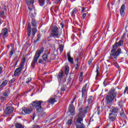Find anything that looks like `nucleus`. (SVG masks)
<instances>
[{"instance_id":"1","label":"nucleus","mask_w":128,"mask_h":128,"mask_svg":"<svg viewBox=\"0 0 128 128\" xmlns=\"http://www.w3.org/2000/svg\"><path fill=\"white\" fill-rule=\"evenodd\" d=\"M124 46V40H120L118 42H116L112 46V50H111L112 54H110V60H116L118 56L122 54V48H118Z\"/></svg>"},{"instance_id":"2","label":"nucleus","mask_w":128,"mask_h":128,"mask_svg":"<svg viewBox=\"0 0 128 128\" xmlns=\"http://www.w3.org/2000/svg\"><path fill=\"white\" fill-rule=\"evenodd\" d=\"M88 106H86L85 108H80L78 110L79 112L78 113L76 119V121L75 122L76 126V128H84V124L82 123L81 122L84 120V118L86 116V114L88 112Z\"/></svg>"},{"instance_id":"3","label":"nucleus","mask_w":128,"mask_h":128,"mask_svg":"<svg viewBox=\"0 0 128 128\" xmlns=\"http://www.w3.org/2000/svg\"><path fill=\"white\" fill-rule=\"evenodd\" d=\"M116 94L114 88L110 89L108 92V94L106 98V102L107 104H110L114 102V100L116 98Z\"/></svg>"},{"instance_id":"4","label":"nucleus","mask_w":128,"mask_h":128,"mask_svg":"<svg viewBox=\"0 0 128 128\" xmlns=\"http://www.w3.org/2000/svg\"><path fill=\"white\" fill-rule=\"evenodd\" d=\"M44 47L41 48L38 50L34 56V57L33 58L31 66L32 68H34V66H36V64H38V60L40 58V54L44 52Z\"/></svg>"},{"instance_id":"5","label":"nucleus","mask_w":128,"mask_h":128,"mask_svg":"<svg viewBox=\"0 0 128 128\" xmlns=\"http://www.w3.org/2000/svg\"><path fill=\"white\" fill-rule=\"evenodd\" d=\"M51 32L50 38H54L56 36L58 38L60 36V34L58 33V26H52L51 28Z\"/></svg>"},{"instance_id":"6","label":"nucleus","mask_w":128,"mask_h":128,"mask_svg":"<svg viewBox=\"0 0 128 128\" xmlns=\"http://www.w3.org/2000/svg\"><path fill=\"white\" fill-rule=\"evenodd\" d=\"M8 28H5L2 30L1 33H0V40H3L4 42H6V38H8Z\"/></svg>"},{"instance_id":"7","label":"nucleus","mask_w":128,"mask_h":128,"mask_svg":"<svg viewBox=\"0 0 128 128\" xmlns=\"http://www.w3.org/2000/svg\"><path fill=\"white\" fill-rule=\"evenodd\" d=\"M42 101H38L35 100L34 102H32V104L34 108L37 110V112H41L42 108Z\"/></svg>"},{"instance_id":"8","label":"nucleus","mask_w":128,"mask_h":128,"mask_svg":"<svg viewBox=\"0 0 128 128\" xmlns=\"http://www.w3.org/2000/svg\"><path fill=\"white\" fill-rule=\"evenodd\" d=\"M26 2L28 6V8L30 10L29 12L30 14H34L32 13V12L34 10V0H26Z\"/></svg>"},{"instance_id":"9","label":"nucleus","mask_w":128,"mask_h":128,"mask_svg":"<svg viewBox=\"0 0 128 128\" xmlns=\"http://www.w3.org/2000/svg\"><path fill=\"white\" fill-rule=\"evenodd\" d=\"M2 96H0V100L1 102H4L6 100V98H8V96H10V90H4L2 92Z\"/></svg>"},{"instance_id":"10","label":"nucleus","mask_w":128,"mask_h":128,"mask_svg":"<svg viewBox=\"0 0 128 128\" xmlns=\"http://www.w3.org/2000/svg\"><path fill=\"white\" fill-rule=\"evenodd\" d=\"M32 24L33 28H32V36L33 38H34L36 34V19L32 18Z\"/></svg>"},{"instance_id":"11","label":"nucleus","mask_w":128,"mask_h":128,"mask_svg":"<svg viewBox=\"0 0 128 128\" xmlns=\"http://www.w3.org/2000/svg\"><path fill=\"white\" fill-rule=\"evenodd\" d=\"M24 68V67L20 66L16 68L14 72V76H20V72H22V70Z\"/></svg>"},{"instance_id":"12","label":"nucleus","mask_w":128,"mask_h":128,"mask_svg":"<svg viewBox=\"0 0 128 128\" xmlns=\"http://www.w3.org/2000/svg\"><path fill=\"white\" fill-rule=\"evenodd\" d=\"M32 109L27 108L25 107L22 108V114H30L32 112Z\"/></svg>"},{"instance_id":"13","label":"nucleus","mask_w":128,"mask_h":128,"mask_svg":"<svg viewBox=\"0 0 128 128\" xmlns=\"http://www.w3.org/2000/svg\"><path fill=\"white\" fill-rule=\"evenodd\" d=\"M12 112H14V108L12 106H8L5 109L4 114L8 116V114H12Z\"/></svg>"},{"instance_id":"14","label":"nucleus","mask_w":128,"mask_h":128,"mask_svg":"<svg viewBox=\"0 0 128 128\" xmlns=\"http://www.w3.org/2000/svg\"><path fill=\"white\" fill-rule=\"evenodd\" d=\"M68 112L72 114V116H74V114L75 108L73 104H70L68 106Z\"/></svg>"},{"instance_id":"15","label":"nucleus","mask_w":128,"mask_h":128,"mask_svg":"<svg viewBox=\"0 0 128 128\" xmlns=\"http://www.w3.org/2000/svg\"><path fill=\"white\" fill-rule=\"evenodd\" d=\"M108 118L110 122H114L116 120V114L110 113L109 114Z\"/></svg>"},{"instance_id":"16","label":"nucleus","mask_w":128,"mask_h":128,"mask_svg":"<svg viewBox=\"0 0 128 128\" xmlns=\"http://www.w3.org/2000/svg\"><path fill=\"white\" fill-rule=\"evenodd\" d=\"M86 86H88V83L86 84L82 87V97L84 98L86 96Z\"/></svg>"},{"instance_id":"17","label":"nucleus","mask_w":128,"mask_h":128,"mask_svg":"<svg viewBox=\"0 0 128 128\" xmlns=\"http://www.w3.org/2000/svg\"><path fill=\"white\" fill-rule=\"evenodd\" d=\"M67 57L68 58V61L70 64H74V58L70 56V52H68L67 53Z\"/></svg>"},{"instance_id":"18","label":"nucleus","mask_w":128,"mask_h":128,"mask_svg":"<svg viewBox=\"0 0 128 128\" xmlns=\"http://www.w3.org/2000/svg\"><path fill=\"white\" fill-rule=\"evenodd\" d=\"M124 8H126L124 4H122L120 8V14L122 16H124Z\"/></svg>"},{"instance_id":"19","label":"nucleus","mask_w":128,"mask_h":128,"mask_svg":"<svg viewBox=\"0 0 128 128\" xmlns=\"http://www.w3.org/2000/svg\"><path fill=\"white\" fill-rule=\"evenodd\" d=\"M118 112H120V109H118V108L113 107L111 113L114 114H118Z\"/></svg>"},{"instance_id":"20","label":"nucleus","mask_w":128,"mask_h":128,"mask_svg":"<svg viewBox=\"0 0 128 128\" xmlns=\"http://www.w3.org/2000/svg\"><path fill=\"white\" fill-rule=\"evenodd\" d=\"M28 38L30 36V32H32V27L30 26V23L28 24Z\"/></svg>"},{"instance_id":"21","label":"nucleus","mask_w":128,"mask_h":128,"mask_svg":"<svg viewBox=\"0 0 128 128\" xmlns=\"http://www.w3.org/2000/svg\"><path fill=\"white\" fill-rule=\"evenodd\" d=\"M8 80H4L2 84L0 85V88H2L6 86V85L8 84Z\"/></svg>"},{"instance_id":"22","label":"nucleus","mask_w":128,"mask_h":128,"mask_svg":"<svg viewBox=\"0 0 128 128\" xmlns=\"http://www.w3.org/2000/svg\"><path fill=\"white\" fill-rule=\"evenodd\" d=\"M38 112H40V114L42 116H45L46 114V113L44 112V110L42 108V110H41V111Z\"/></svg>"},{"instance_id":"23","label":"nucleus","mask_w":128,"mask_h":128,"mask_svg":"<svg viewBox=\"0 0 128 128\" xmlns=\"http://www.w3.org/2000/svg\"><path fill=\"white\" fill-rule=\"evenodd\" d=\"M68 72H70V67H68V66H65V74L66 76H68Z\"/></svg>"},{"instance_id":"24","label":"nucleus","mask_w":128,"mask_h":128,"mask_svg":"<svg viewBox=\"0 0 128 128\" xmlns=\"http://www.w3.org/2000/svg\"><path fill=\"white\" fill-rule=\"evenodd\" d=\"M42 59L45 61V62H48V54H44L42 56Z\"/></svg>"},{"instance_id":"25","label":"nucleus","mask_w":128,"mask_h":128,"mask_svg":"<svg viewBox=\"0 0 128 128\" xmlns=\"http://www.w3.org/2000/svg\"><path fill=\"white\" fill-rule=\"evenodd\" d=\"M15 126L16 128H24V126H23L22 124H20V123H17L15 124Z\"/></svg>"},{"instance_id":"26","label":"nucleus","mask_w":128,"mask_h":128,"mask_svg":"<svg viewBox=\"0 0 128 128\" xmlns=\"http://www.w3.org/2000/svg\"><path fill=\"white\" fill-rule=\"evenodd\" d=\"M48 102H50V104H54L56 102V99L54 98H50L48 100Z\"/></svg>"},{"instance_id":"27","label":"nucleus","mask_w":128,"mask_h":128,"mask_svg":"<svg viewBox=\"0 0 128 128\" xmlns=\"http://www.w3.org/2000/svg\"><path fill=\"white\" fill-rule=\"evenodd\" d=\"M24 62H26V58H22V61L20 64V66H22V68H24Z\"/></svg>"},{"instance_id":"28","label":"nucleus","mask_w":128,"mask_h":128,"mask_svg":"<svg viewBox=\"0 0 128 128\" xmlns=\"http://www.w3.org/2000/svg\"><path fill=\"white\" fill-rule=\"evenodd\" d=\"M46 62L44 61L43 59H39L38 60V64H44Z\"/></svg>"},{"instance_id":"29","label":"nucleus","mask_w":128,"mask_h":128,"mask_svg":"<svg viewBox=\"0 0 128 128\" xmlns=\"http://www.w3.org/2000/svg\"><path fill=\"white\" fill-rule=\"evenodd\" d=\"M84 76V72H80V76L79 78V81L82 82L83 80L82 76Z\"/></svg>"},{"instance_id":"30","label":"nucleus","mask_w":128,"mask_h":128,"mask_svg":"<svg viewBox=\"0 0 128 128\" xmlns=\"http://www.w3.org/2000/svg\"><path fill=\"white\" fill-rule=\"evenodd\" d=\"M39 4L41 6H44V0H38Z\"/></svg>"},{"instance_id":"31","label":"nucleus","mask_w":128,"mask_h":128,"mask_svg":"<svg viewBox=\"0 0 128 128\" xmlns=\"http://www.w3.org/2000/svg\"><path fill=\"white\" fill-rule=\"evenodd\" d=\"M62 72H60L58 74V78H60V80H62Z\"/></svg>"},{"instance_id":"32","label":"nucleus","mask_w":128,"mask_h":128,"mask_svg":"<svg viewBox=\"0 0 128 128\" xmlns=\"http://www.w3.org/2000/svg\"><path fill=\"white\" fill-rule=\"evenodd\" d=\"M80 64L78 62H76V64L74 66H75V70H78V68L80 67Z\"/></svg>"},{"instance_id":"33","label":"nucleus","mask_w":128,"mask_h":128,"mask_svg":"<svg viewBox=\"0 0 128 128\" xmlns=\"http://www.w3.org/2000/svg\"><path fill=\"white\" fill-rule=\"evenodd\" d=\"M78 12V8H74V9H73L72 11V14H76V12Z\"/></svg>"},{"instance_id":"34","label":"nucleus","mask_w":128,"mask_h":128,"mask_svg":"<svg viewBox=\"0 0 128 128\" xmlns=\"http://www.w3.org/2000/svg\"><path fill=\"white\" fill-rule=\"evenodd\" d=\"M72 124V120L70 119L68 120V121L66 122V124H68V126H70Z\"/></svg>"},{"instance_id":"35","label":"nucleus","mask_w":128,"mask_h":128,"mask_svg":"<svg viewBox=\"0 0 128 128\" xmlns=\"http://www.w3.org/2000/svg\"><path fill=\"white\" fill-rule=\"evenodd\" d=\"M60 52H64V45L60 44Z\"/></svg>"},{"instance_id":"36","label":"nucleus","mask_w":128,"mask_h":128,"mask_svg":"<svg viewBox=\"0 0 128 128\" xmlns=\"http://www.w3.org/2000/svg\"><path fill=\"white\" fill-rule=\"evenodd\" d=\"M14 82H16V78H13L12 79L10 80L9 81V84H14Z\"/></svg>"},{"instance_id":"37","label":"nucleus","mask_w":128,"mask_h":128,"mask_svg":"<svg viewBox=\"0 0 128 128\" xmlns=\"http://www.w3.org/2000/svg\"><path fill=\"white\" fill-rule=\"evenodd\" d=\"M14 52V50L13 48H12L10 52V55L11 56H12Z\"/></svg>"},{"instance_id":"38","label":"nucleus","mask_w":128,"mask_h":128,"mask_svg":"<svg viewBox=\"0 0 128 128\" xmlns=\"http://www.w3.org/2000/svg\"><path fill=\"white\" fill-rule=\"evenodd\" d=\"M120 116L124 117V109H122L121 112L120 113Z\"/></svg>"},{"instance_id":"39","label":"nucleus","mask_w":128,"mask_h":128,"mask_svg":"<svg viewBox=\"0 0 128 128\" xmlns=\"http://www.w3.org/2000/svg\"><path fill=\"white\" fill-rule=\"evenodd\" d=\"M96 110V112L97 114H100V107H97Z\"/></svg>"},{"instance_id":"40","label":"nucleus","mask_w":128,"mask_h":128,"mask_svg":"<svg viewBox=\"0 0 128 128\" xmlns=\"http://www.w3.org/2000/svg\"><path fill=\"white\" fill-rule=\"evenodd\" d=\"M32 80V78L30 77L27 78L26 80V84H28V82H30V80Z\"/></svg>"},{"instance_id":"41","label":"nucleus","mask_w":128,"mask_h":128,"mask_svg":"<svg viewBox=\"0 0 128 128\" xmlns=\"http://www.w3.org/2000/svg\"><path fill=\"white\" fill-rule=\"evenodd\" d=\"M88 104H92V100L91 98H89L88 100Z\"/></svg>"},{"instance_id":"42","label":"nucleus","mask_w":128,"mask_h":128,"mask_svg":"<svg viewBox=\"0 0 128 128\" xmlns=\"http://www.w3.org/2000/svg\"><path fill=\"white\" fill-rule=\"evenodd\" d=\"M96 76H98V66H97L96 68Z\"/></svg>"},{"instance_id":"43","label":"nucleus","mask_w":128,"mask_h":128,"mask_svg":"<svg viewBox=\"0 0 128 128\" xmlns=\"http://www.w3.org/2000/svg\"><path fill=\"white\" fill-rule=\"evenodd\" d=\"M118 105L120 106V108H122V100L120 101V102L118 103Z\"/></svg>"},{"instance_id":"44","label":"nucleus","mask_w":128,"mask_h":128,"mask_svg":"<svg viewBox=\"0 0 128 128\" xmlns=\"http://www.w3.org/2000/svg\"><path fill=\"white\" fill-rule=\"evenodd\" d=\"M108 78H106L104 80V86H106V82H108Z\"/></svg>"},{"instance_id":"45","label":"nucleus","mask_w":128,"mask_h":128,"mask_svg":"<svg viewBox=\"0 0 128 128\" xmlns=\"http://www.w3.org/2000/svg\"><path fill=\"white\" fill-rule=\"evenodd\" d=\"M82 18H84V20L86 18V13H84L82 14Z\"/></svg>"},{"instance_id":"46","label":"nucleus","mask_w":128,"mask_h":128,"mask_svg":"<svg viewBox=\"0 0 128 128\" xmlns=\"http://www.w3.org/2000/svg\"><path fill=\"white\" fill-rule=\"evenodd\" d=\"M61 92H64L66 90V88H64V86H62L60 89Z\"/></svg>"},{"instance_id":"47","label":"nucleus","mask_w":128,"mask_h":128,"mask_svg":"<svg viewBox=\"0 0 128 128\" xmlns=\"http://www.w3.org/2000/svg\"><path fill=\"white\" fill-rule=\"evenodd\" d=\"M128 87L126 86L124 89V94H126V92H128Z\"/></svg>"},{"instance_id":"48","label":"nucleus","mask_w":128,"mask_h":128,"mask_svg":"<svg viewBox=\"0 0 128 128\" xmlns=\"http://www.w3.org/2000/svg\"><path fill=\"white\" fill-rule=\"evenodd\" d=\"M38 40H40V37H38L36 40H34V43L36 44V43L38 42Z\"/></svg>"},{"instance_id":"49","label":"nucleus","mask_w":128,"mask_h":128,"mask_svg":"<svg viewBox=\"0 0 128 128\" xmlns=\"http://www.w3.org/2000/svg\"><path fill=\"white\" fill-rule=\"evenodd\" d=\"M92 60H90L88 61V64H92Z\"/></svg>"},{"instance_id":"50","label":"nucleus","mask_w":128,"mask_h":128,"mask_svg":"<svg viewBox=\"0 0 128 128\" xmlns=\"http://www.w3.org/2000/svg\"><path fill=\"white\" fill-rule=\"evenodd\" d=\"M114 66L116 68H118L119 66H118V63L115 62L114 63Z\"/></svg>"},{"instance_id":"51","label":"nucleus","mask_w":128,"mask_h":128,"mask_svg":"<svg viewBox=\"0 0 128 128\" xmlns=\"http://www.w3.org/2000/svg\"><path fill=\"white\" fill-rule=\"evenodd\" d=\"M64 22H61V28H64Z\"/></svg>"},{"instance_id":"52","label":"nucleus","mask_w":128,"mask_h":128,"mask_svg":"<svg viewBox=\"0 0 128 128\" xmlns=\"http://www.w3.org/2000/svg\"><path fill=\"white\" fill-rule=\"evenodd\" d=\"M4 12L2 11L0 12V16H4Z\"/></svg>"},{"instance_id":"53","label":"nucleus","mask_w":128,"mask_h":128,"mask_svg":"<svg viewBox=\"0 0 128 128\" xmlns=\"http://www.w3.org/2000/svg\"><path fill=\"white\" fill-rule=\"evenodd\" d=\"M2 106L0 104V112H2Z\"/></svg>"},{"instance_id":"54","label":"nucleus","mask_w":128,"mask_h":128,"mask_svg":"<svg viewBox=\"0 0 128 128\" xmlns=\"http://www.w3.org/2000/svg\"><path fill=\"white\" fill-rule=\"evenodd\" d=\"M84 10H86V8H84V7H83V8H82V12H84Z\"/></svg>"},{"instance_id":"55","label":"nucleus","mask_w":128,"mask_h":128,"mask_svg":"<svg viewBox=\"0 0 128 128\" xmlns=\"http://www.w3.org/2000/svg\"><path fill=\"white\" fill-rule=\"evenodd\" d=\"M18 60H17V61L16 62V64H15L14 65V66H16V64H18Z\"/></svg>"},{"instance_id":"56","label":"nucleus","mask_w":128,"mask_h":128,"mask_svg":"<svg viewBox=\"0 0 128 128\" xmlns=\"http://www.w3.org/2000/svg\"><path fill=\"white\" fill-rule=\"evenodd\" d=\"M2 67L0 66V74H2Z\"/></svg>"},{"instance_id":"57","label":"nucleus","mask_w":128,"mask_h":128,"mask_svg":"<svg viewBox=\"0 0 128 128\" xmlns=\"http://www.w3.org/2000/svg\"><path fill=\"white\" fill-rule=\"evenodd\" d=\"M9 86H10V88H12V84H9Z\"/></svg>"},{"instance_id":"58","label":"nucleus","mask_w":128,"mask_h":128,"mask_svg":"<svg viewBox=\"0 0 128 128\" xmlns=\"http://www.w3.org/2000/svg\"><path fill=\"white\" fill-rule=\"evenodd\" d=\"M76 62H78V58H77L76 60Z\"/></svg>"},{"instance_id":"59","label":"nucleus","mask_w":128,"mask_h":128,"mask_svg":"<svg viewBox=\"0 0 128 128\" xmlns=\"http://www.w3.org/2000/svg\"><path fill=\"white\" fill-rule=\"evenodd\" d=\"M58 2H60L56 0V4H58Z\"/></svg>"},{"instance_id":"60","label":"nucleus","mask_w":128,"mask_h":128,"mask_svg":"<svg viewBox=\"0 0 128 128\" xmlns=\"http://www.w3.org/2000/svg\"><path fill=\"white\" fill-rule=\"evenodd\" d=\"M74 100H72V102H71V104H74Z\"/></svg>"},{"instance_id":"61","label":"nucleus","mask_w":128,"mask_h":128,"mask_svg":"<svg viewBox=\"0 0 128 128\" xmlns=\"http://www.w3.org/2000/svg\"><path fill=\"white\" fill-rule=\"evenodd\" d=\"M0 24H2V18H0Z\"/></svg>"},{"instance_id":"62","label":"nucleus","mask_w":128,"mask_h":128,"mask_svg":"<svg viewBox=\"0 0 128 128\" xmlns=\"http://www.w3.org/2000/svg\"><path fill=\"white\" fill-rule=\"evenodd\" d=\"M50 0H46V2H48H48H50Z\"/></svg>"},{"instance_id":"63","label":"nucleus","mask_w":128,"mask_h":128,"mask_svg":"<svg viewBox=\"0 0 128 128\" xmlns=\"http://www.w3.org/2000/svg\"><path fill=\"white\" fill-rule=\"evenodd\" d=\"M56 8L58 9V6H56Z\"/></svg>"},{"instance_id":"64","label":"nucleus","mask_w":128,"mask_h":128,"mask_svg":"<svg viewBox=\"0 0 128 128\" xmlns=\"http://www.w3.org/2000/svg\"><path fill=\"white\" fill-rule=\"evenodd\" d=\"M76 100V98H74L73 99V100Z\"/></svg>"}]
</instances>
